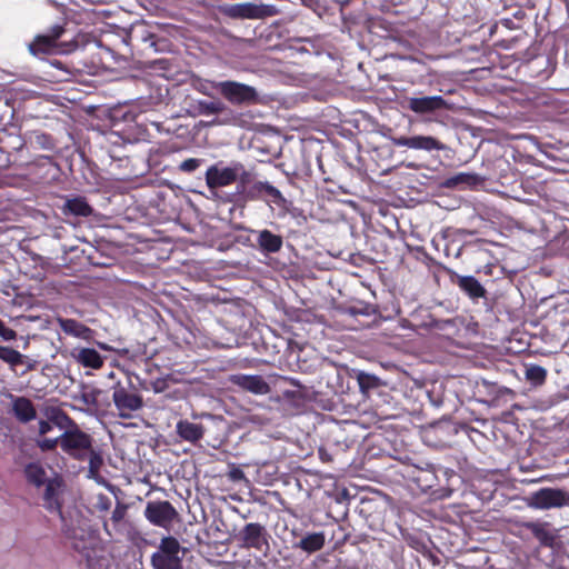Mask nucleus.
<instances>
[{
	"label": "nucleus",
	"instance_id": "1",
	"mask_svg": "<svg viewBox=\"0 0 569 569\" xmlns=\"http://www.w3.org/2000/svg\"><path fill=\"white\" fill-rule=\"evenodd\" d=\"M68 33L64 24L50 27L47 33L37 34L28 44L29 52L34 57L52 53L69 54L88 43V34L78 32L69 40L62 39Z\"/></svg>",
	"mask_w": 569,
	"mask_h": 569
},
{
	"label": "nucleus",
	"instance_id": "2",
	"mask_svg": "<svg viewBox=\"0 0 569 569\" xmlns=\"http://www.w3.org/2000/svg\"><path fill=\"white\" fill-rule=\"evenodd\" d=\"M50 419L61 428L63 427L62 421L66 422L67 426L71 427L60 436L61 450L74 460H87L89 451L93 448V438L89 433L82 431L62 410H58Z\"/></svg>",
	"mask_w": 569,
	"mask_h": 569
},
{
	"label": "nucleus",
	"instance_id": "3",
	"mask_svg": "<svg viewBox=\"0 0 569 569\" xmlns=\"http://www.w3.org/2000/svg\"><path fill=\"white\" fill-rule=\"evenodd\" d=\"M61 486L62 483L59 479H50L47 481L43 493V506L48 511L57 512L63 521L62 531L66 538L72 541V547L74 550L80 551L86 548L83 543V531L78 533L76 528H71L64 523L62 501L60 499Z\"/></svg>",
	"mask_w": 569,
	"mask_h": 569
},
{
	"label": "nucleus",
	"instance_id": "4",
	"mask_svg": "<svg viewBox=\"0 0 569 569\" xmlns=\"http://www.w3.org/2000/svg\"><path fill=\"white\" fill-rule=\"evenodd\" d=\"M186 551L176 537L164 536L160 539L157 551L151 555V566L153 569H183Z\"/></svg>",
	"mask_w": 569,
	"mask_h": 569
},
{
	"label": "nucleus",
	"instance_id": "5",
	"mask_svg": "<svg viewBox=\"0 0 569 569\" xmlns=\"http://www.w3.org/2000/svg\"><path fill=\"white\" fill-rule=\"evenodd\" d=\"M212 88L233 106H254L262 101L254 87L242 82L233 80L212 82Z\"/></svg>",
	"mask_w": 569,
	"mask_h": 569
},
{
	"label": "nucleus",
	"instance_id": "6",
	"mask_svg": "<svg viewBox=\"0 0 569 569\" xmlns=\"http://www.w3.org/2000/svg\"><path fill=\"white\" fill-rule=\"evenodd\" d=\"M527 506L539 510H549L569 506V492L559 488H540L527 498Z\"/></svg>",
	"mask_w": 569,
	"mask_h": 569
},
{
	"label": "nucleus",
	"instance_id": "7",
	"mask_svg": "<svg viewBox=\"0 0 569 569\" xmlns=\"http://www.w3.org/2000/svg\"><path fill=\"white\" fill-rule=\"evenodd\" d=\"M143 516L152 526L166 530H170L173 522L179 520V512L168 500L148 501Z\"/></svg>",
	"mask_w": 569,
	"mask_h": 569
},
{
	"label": "nucleus",
	"instance_id": "8",
	"mask_svg": "<svg viewBox=\"0 0 569 569\" xmlns=\"http://www.w3.org/2000/svg\"><path fill=\"white\" fill-rule=\"evenodd\" d=\"M269 535L267 529L259 522L247 523L238 533L234 539L241 548L254 549L257 551L266 552L269 550Z\"/></svg>",
	"mask_w": 569,
	"mask_h": 569
},
{
	"label": "nucleus",
	"instance_id": "9",
	"mask_svg": "<svg viewBox=\"0 0 569 569\" xmlns=\"http://www.w3.org/2000/svg\"><path fill=\"white\" fill-rule=\"evenodd\" d=\"M224 13L234 19H264L279 14L280 10L273 4L243 2L228 6Z\"/></svg>",
	"mask_w": 569,
	"mask_h": 569
},
{
	"label": "nucleus",
	"instance_id": "10",
	"mask_svg": "<svg viewBox=\"0 0 569 569\" xmlns=\"http://www.w3.org/2000/svg\"><path fill=\"white\" fill-rule=\"evenodd\" d=\"M112 401L118 410V416L122 419L132 418V413L143 407L142 396L138 392L129 391L120 383L113 388Z\"/></svg>",
	"mask_w": 569,
	"mask_h": 569
},
{
	"label": "nucleus",
	"instance_id": "11",
	"mask_svg": "<svg viewBox=\"0 0 569 569\" xmlns=\"http://www.w3.org/2000/svg\"><path fill=\"white\" fill-rule=\"evenodd\" d=\"M127 44L139 48L140 50L153 49L158 51L157 36L151 31V28L144 23H136L131 26L126 36Z\"/></svg>",
	"mask_w": 569,
	"mask_h": 569
},
{
	"label": "nucleus",
	"instance_id": "12",
	"mask_svg": "<svg viewBox=\"0 0 569 569\" xmlns=\"http://www.w3.org/2000/svg\"><path fill=\"white\" fill-rule=\"evenodd\" d=\"M242 169V164L238 163L234 167L218 168L211 166L206 171V182L209 189H217L230 186L238 180V171Z\"/></svg>",
	"mask_w": 569,
	"mask_h": 569
},
{
	"label": "nucleus",
	"instance_id": "13",
	"mask_svg": "<svg viewBox=\"0 0 569 569\" xmlns=\"http://www.w3.org/2000/svg\"><path fill=\"white\" fill-rule=\"evenodd\" d=\"M248 196L251 199H269L280 208H286L288 202L281 191L267 181L253 182L248 189Z\"/></svg>",
	"mask_w": 569,
	"mask_h": 569
},
{
	"label": "nucleus",
	"instance_id": "14",
	"mask_svg": "<svg viewBox=\"0 0 569 569\" xmlns=\"http://www.w3.org/2000/svg\"><path fill=\"white\" fill-rule=\"evenodd\" d=\"M407 108L417 113L426 114L447 108V101L441 96L411 97L407 99Z\"/></svg>",
	"mask_w": 569,
	"mask_h": 569
},
{
	"label": "nucleus",
	"instance_id": "15",
	"mask_svg": "<svg viewBox=\"0 0 569 569\" xmlns=\"http://www.w3.org/2000/svg\"><path fill=\"white\" fill-rule=\"evenodd\" d=\"M392 143L397 147L426 151L445 149V146L438 139L430 136L395 137Z\"/></svg>",
	"mask_w": 569,
	"mask_h": 569
},
{
	"label": "nucleus",
	"instance_id": "16",
	"mask_svg": "<svg viewBox=\"0 0 569 569\" xmlns=\"http://www.w3.org/2000/svg\"><path fill=\"white\" fill-rule=\"evenodd\" d=\"M231 381L242 390L253 395H268L271 390L268 382L259 375H233Z\"/></svg>",
	"mask_w": 569,
	"mask_h": 569
},
{
	"label": "nucleus",
	"instance_id": "17",
	"mask_svg": "<svg viewBox=\"0 0 569 569\" xmlns=\"http://www.w3.org/2000/svg\"><path fill=\"white\" fill-rule=\"evenodd\" d=\"M70 356L84 368L97 370L103 366L102 356L93 348H73Z\"/></svg>",
	"mask_w": 569,
	"mask_h": 569
},
{
	"label": "nucleus",
	"instance_id": "18",
	"mask_svg": "<svg viewBox=\"0 0 569 569\" xmlns=\"http://www.w3.org/2000/svg\"><path fill=\"white\" fill-rule=\"evenodd\" d=\"M12 413L21 423H28L36 419L37 410L33 402L27 397H16L12 400Z\"/></svg>",
	"mask_w": 569,
	"mask_h": 569
},
{
	"label": "nucleus",
	"instance_id": "19",
	"mask_svg": "<svg viewBox=\"0 0 569 569\" xmlns=\"http://www.w3.org/2000/svg\"><path fill=\"white\" fill-rule=\"evenodd\" d=\"M257 244L262 253H277L283 246V238L282 236L276 234L268 229H263L258 231Z\"/></svg>",
	"mask_w": 569,
	"mask_h": 569
},
{
	"label": "nucleus",
	"instance_id": "20",
	"mask_svg": "<svg viewBox=\"0 0 569 569\" xmlns=\"http://www.w3.org/2000/svg\"><path fill=\"white\" fill-rule=\"evenodd\" d=\"M177 435L184 441L196 443L203 438L204 428L200 423L191 422L187 419L179 420L176 426Z\"/></svg>",
	"mask_w": 569,
	"mask_h": 569
},
{
	"label": "nucleus",
	"instance_id": "21",
	"mask_svg": "<svg viewBox=\"0 0 569 569\" xmlns=\"http://www.w3.org/2000/svg\"><path fill=\"white\" fill-rule=\"evenodd\" d=\"M523 528L545 547H552L556 542V535L549 529L547 522L529 521L523 523Z\"/></svg>",
	"mask_w": 569,
	"mask_h": 569
},
{
	"label": "nucleus",
	"instance_id": "22",
	"mask_svg": "<svg viewBox=\"0 0 569 569\" xmlns=\"http://www.w3.org/2000/svg\"><path fill=\"white\" fill-rule=\"evenodd\" d=\"M456 283L472 300L486 297V289L473 276H458Z\"/></svg>",
	"mask_w": 569,
	"mask_h": 569
},
{
	"label": "nucleus",
	"instance_id": "23",
	"mask_svg": "<svg viewBox=\"0 0 569 569\" xmlns=\"http://www.w3.org/2000/svg\"><path fill=\"white\" fill-rule=\"evenodd\" d=\"M483 182V178L477 173L459 172L449 177L442 183L446 188L469 187L475 188Z\"/></svg>",
	"mask_w": 569,
	"mask_h": 569
},
{
	"label": "nucleus",
	"instance_id": "24",
	"mask_svg": "<svg viewBox=\"0 0 569 569\" xmlns=\"http://www.w3.org/2000/svg\"><path fill=\"white\" fill-rule=\"evenodd\" d=\"M326 543V536L323 532L307 533L301 540L293 545V548L301 549L307 553H315L321 550Z\"/></svg>",
	"mask_w": 569,
	"mask_h": 569
},
{
	"label": "nucleus",
	"instance_id": "25",
	"mask_svg": "<svg viewBox=\"0 0 569 569\" xmlns=\"http://www.w3.org/2000/svg\"><path fill=\"white\" fill-rule=\"evenodd\" d=\"M58 323L64 333L77 338L88 339L91 333V329L89 327L74 319L59 318Z\"/></svg>",
	"mask_w": 569,
	"mask_h": 569
},
{
	"label": "nucleus",
	"instance_id": "26",
	"mask_svg": "<svg viewBox=\"0 0 569 569\" xmlns=\"http://www.w3.org/2000/svg\"><path fill=\"white\" fill-rule=\"evenodd\" d=\"M92 208L84 197H74L67 200L64 204V212L76 217H89L92 214Z\"/></svg>",
	"mask_w": 569,
	"mask_h": 569
},
{
	"label": "nucleus",
	"instance_id": "27",
	"mask_svg": "<svg viewBox=\"0 0 569 569\" xmlns=\"http://www.w3.org/2000/svg\"><path fill=\"white\" fill-rule=\"evenodd\" d=\"M24 476L29 483L41 487L47 483V473L44 468L37 462H30L24 468Z\"/></svg>",
	"mask_w": 569,
	"mask_h": 569
},
{
	"label": "nucleus",
	"instance_id": "28",
	"mask_svg": "<svg viewBox=\"0 0 569 569\" xmlns=\"http://www.w3.org/2000/svg\"><path fill=\"white\" fill-rule=\"evenodd\" d=\"M87 460L89 461L88 478L93 480L101 478L100 470L103 466V457L101 451L92 448L88 453Z\"/></svg>",
	"mask_w": 569,
	"mask_h": 569
},
{
	"label": "nucleus",
	"instance_id": "29",
	"mask_svg": "<svg viewBox=\"0 0 569 569\" xmlns=\"http://www.w3.org/2000/svg\"><path fill=\"white\" fill-rule=\"evenodd\" d=\"M0 360L16 368L24 363V356L11 347L0 346Z\"/></svg>",
	"mask_w": 569,
	"mask_h": 569
},
{
	"label": "nucleus",
	"instance_id": "30",
	"mask_svg": "<svg viewBox=\"0 0 569 569\" xmlns=\"http://www.w3.org/2000/svg\"><path fill=\"white\" fill-rule=\"evenodd\" d=\"M357 381L360 391L367 396L371 390L377 389L381 385L380 379L377 376L362 371L357 373Z\"/></svg>",
	"mask_w": 569,
	"mask_h": 569
},
{
	"label": "nucleus",
	"instance_id": "31",
	"mask_svg": "<svg viewBox=\"0 0 569 569\" xmlns=\"http://www.w3.org/2000/svg\"><path fill=\"white\" fill-rule=\"evenodd\" d=\"M547 370L538 365L527 367L525 377L532 386H542L547 379Z\"/></svg>",
	"mask_w": 569,
	"mask_h": 569
},
{
	"label": "nucleus",
	"instance_id": "32",
	"mask_svg": "<svg viewBox=\"0 0 569 569\" xmlns=\"http://www.w3.org/2000/svg\"><path fill=\"white\" fill-rule=\"evenodd\" d=\"M198 112L202 116H213V114H220L222 113L227 107L223 102L220 100L214 101H207V100H200L198 101Z\"/></svg>",
	"mask_w": 569,
	"mask_h": 569
},
{
	"label": "nucleus",
	"instance_id": "33",
	"mask_svg": "<svg viewBox=\"0 0 569 569\" xmlns=\"http://www.w3.org/2000/svg\"><path fill=\"white\" fill-rule=\"evenodd\" d=\"M203 161H204L203 159L189 158V159L183 160L179 164L178 169L184 173H193L196 170H198L201 167Z\"/></svg>",
	"mask_w": 569,
	"mask_h": 569
},
{
	"label": "nucleus",
	"instance_id": "34",
	"mask_svg": "<svg viewBox=\"0 0 569 569\" xmlns=\"http://www.w3.org/2000/svg\"><path fill=\"white\" fill-rule=\"evenodd\" d=\"M58 445L60 446V437L54 438V439L43 438V439L37 441V446L43 452L54 450Z\"/></svg>",
	"mask_w": 569,
	"mask_h": 569
},
{
	"label": "nucleus",
	"instance_id": "35",
	"mask_svg": "<svg viewBox=\"0 0 569 569\" xmlns=\"http://www.w3.org/2000/svg\"><path fill=\"white\" fill-rule=\"evenodd\" d=\"M127 511H128V506L123 502H117L113 511H112V516H111V520L113 523H119L120 521H122L124 519V517L127 516Z\"/></svg>",
	"mask_w": 569,
	"mask_h": 569
},
{
	"label": "nucleus",
	"instance_id": "36",
	"mask_svg": "<svg viewBox=\"0 0 569 569\" xmlns=\"http://www.w3.org/2000/svg\"><path fill=\"white\" fill-rule=\"evenodd\" d=\"M0 337L4 341H11L17 338V331L6 326V323L0 319Z\"/></svg>",
	"mask_w": 569,
	"mask_h": 569
},
{
	"label": "nucleus",
	"instance_id": "37",
	"mask_svg": "<svg viewBox=\"0 0 569 569\" xmlns=\"http://www.w3.org/2000/svg\"><path fill=\"white\" fill-rule=\"evenodd\" d=\"M228 478L232 481H241L246 479V475L239 467L232 465L228 471Z\"/></svg>",
	"mask_w": 569,
	"mask_h": 569
},
{
	"label": "nucleus",
	"instance_id": "38",
	"mask_svg": "<svg viewBox=\"0 0 569 569\" xmlns=\"http://www.w3.org/2000/svg\"><path fill=\"white\" fill-rule=\"evenodd\" d=\"M321 372H346V370L330 361H323L321 366Z\"/></svg>",
	"mask_w": 569,
	"mask_h": 569
},
{
	"label": "nucleus",
	"instance_id": "39",
	"mask_svg": "<svg viewBox=\"0 0 569 569\" xmlns=\"http://www.w3.org/2000/svg\"><path fill=\"white\" fill-rule=\"evenodd\" d=\"M98 509L100 511H107L110 509L111 507V500L109 497H107L106 495H100L99 496V500H98V505H97Z\"/></svg>",
	"mask_w": 569,
	"mask_h": 569
},
{
	"label": "nucleus",
	"instance_id": "40",
	"mask_svg": "<svg viewBox=\"0 0 569 569\" xmlns=\"http://www.w3.org/2000/svg\"><path fill=\"white\" fill-rule=\"evenodd\" d=\"M242 172L239 173L238 172V179H239V182L242 187H244L246 184H249L251 182V173L246 171L243 168L240 169Z\"/></svg>",
	"mask_w": 569,
	"mask_h": 569
},
{
	"label": "nucleus",
	"instance_id": "41",
	"mask_svg": "<svg viewBox=\"0 0 569 569\" xmlns=\"http://www.w3.org/2000/svg\"><path fill=\"white\" fill-rule=\"evenodd\" d=\"M51 430H52V426L49 421H46V420L39 421V435L40 436H44L48 432H50Z\"/></svg>",
	"mask_w": 569,
	"mask_h": 569
},
{
	"label": "nucleus",
	"instance_id": "42",
	"mask_svg": "<svg viewBox=\"0 0 569 569\" xmlns=\"http://www.w3.org/2000/svg\"><path fill=\"white\" fill-rule=\"evenodd\" d=\"M81 398L87 406L96 403V395L93 392H84Z\"/></svg>",
	"mask_w": 569,
	"mask_h": 569
},
{
	"label": "nucleus",
	"instance_id": "43",
	"mask_svg": "<svg viewBox=\"0 0 569 569\" xmlns=\"http://www.w3.org/2000/svg\"><path fill=\"white\" fill-rule=\"evenodd\" d=\"M436 478L435 473L432 471H427L425 475L423 481L426 482L425 487L430 489L433 487L432 480Z\"/></svg>",
	"mask_w": 569,
	"mask_h": 569
},
{
	"label": "nucleus",
	"instance_id": "44",
	"mask_svg": "<svg viewBox=\"0 0 569 569\" xmlns=\"http://www.w3.org/2000/svg\"><path fill=\"white\" fill-rule=\"evenodd\" d=\"M163 386H164V382L163 381H160L158 380L154 385H153V389L156 392H161L163 391Z\"/></svg>",
	"mask_w": 569,
	"mask_h": 569
},
{
	"label": "nucleus",
	"instance_id": "45",
	"mask_svg": "<svg viewBox=\"0 0 569 569\" xmlns=\"http://www.w3.org/2000/svg\"><path fill=\"white\" fill-rule=\"evenodd\" d=\"M305 363H306V361H303L302 363L299 362L300 370L303 372L310 371V367H306Z\"/></svg>",
	"mask_w": 569,
	"mask_h": 569
},
{
	"label": "nucleus",
	"instance_id": "46",
	"mask_svg": "<svg viewBox=\"0 0 569 569\" xmlns=\"http://www.w3.org/2000/svg\"><path fill=\"white\" fill-rule=\"evenodd\" d=\"M51 64H52V66H54L56 68H59V69H61V67H62V62H61V61H59V60H53V61L51 62Z\"/></svg>",
	"mask_w": 569,
	"mask_h": 569
},
{
	"label": "nucleus",
	"instance_id": "47",
	"mask_svg": "<svg viewBox=\"0 0 569 569\" xmlns=\"http://www.w3.org/2000/svg\"><path fill=\"white\" fill-rule=\"evenodd\" d=\"M287 380L292 385V386H299L298 381L295 380L293 378H287Z\"/></svg>",
	"mask_w": 569,
	"mask_h": 569
},
{
	"label": "nucleus",
	"instance_id": "48",
	"mask_svg": "<svg viewBox=\"0 0 569 569\" xmlns=\"http://www.w3.org/2000/svg\"><path fill=\"white\" fill-rule=\"evenodd\" d=\"M200 92L204 93V94H208L207 92V88L204 86H201V88L199 89Z\"/></svg>",
	"mask_w": 569,
	"mask_h": 569
},
{
	"label": "nucleus",
	"instance_id": "49",
	"mask_svg": "<svg viewBox=\"0 0 569 569\" xmlns=\"http://www.w3.org/2000/svg\"><path fill=\"white\" fill-rule=\"evenodd\" d=\"M103 528H104V530L110 535V532L108 531V525H107V522H104Z\"/></svg>",
	"mask_w": 569,
	"mask_h": 569
}]
</instances>
